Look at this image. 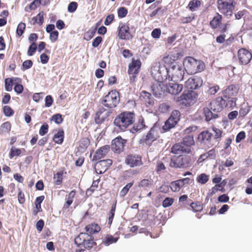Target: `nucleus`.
Listing matches in <instances>:
<instances>
[{"instance_id": "f257e3e1", "label": "nucleus", "mask_w": 252, "mask_h": 252, "mask_svg": "<svg viewBox=\"0 0 252 252\" xmlns=\"http://www.w3.org/2000/svg\"><path fill=\"white\" fill-rule=\"evenodd\" d=\"M74 244L78 249L75 252H84L85 250H91L96 246L94 238L88 233L81 232L74 238Z\"/></svg>"}, {"instance_id": "f03ea898", "label": "nucleus", "mask_w": 252, "mask_h": 252, "mask_svg": "<svg viewBox=\"0 0 252 252\" xmlns=\"http://www.w3.org/2000/svg\"><path fill=\"white\" fill-rule=\"evenodd\" d=\"M184 68L190 74L202 72L205 67V63L201 60H197L192 57H186L183 61Z\"/></svg>"}, {"instance_id": "7ed1b4c3", "label": "nucleus", "mask_w": 252, "mask_h": 252, "mask_svg": "<svg viewBox=\"0 0 252 252\" xmlns=\"http://www.w3.org/2000/svg\"><path fill=\"white\" fill-rule=\"evenodd\" d=\"M135 115L133 112L125 111L119 114L114 121V124L121 130H125L135 121Z\"/></svg>"}, {"instance_id": "20e7f679", "label": "nucleus", "mask_w": 252, "mask_h": 252, "mask_svg": "<svg viewBox=\"0 0 252 252\" xmlns=\"http://www.w3.org/2000/svg\"><path fill=\"white\" fill-rule=\"evenodd\" d=\"M236 106V102H233L232 99L224 98L222 96H218L212 100L210 103V107L213 112H220L224 108H232Z\"/></svg>"}, {"instance_id": "39448f33", "label": "nucleus", "mask_w": 252, "mask_h": 252, "mask_svg": "<svg viewBox=\"0 0 252 252\" xmlns=\"http://www.w3.org/2000/svg\"><path fill=\"white\" fill-rule=\"evenodd\" d=\"M120 100L119 93L115 90H112L102 98L101 103L105 107L111 109L117 106Z\"/></svg>"}, {"instance_id": "423d86ee", "label": "nucleus", "mask_w": 252, "mask_h": 252, "mask_svg": "<svg viewBox=\"0 0 252 252\" xmlns=\"http://www.w3.org/2000/svg\"><path fill=\"white\" fill-rule=\"evenodd\" d=\"M197 96V94L193 91H184L176 98V102L182 106H189L196 102Z\"/></svg>"}, {"instance_id": "0eeeda50", "label": "nucleus", "mask_w": 252, "mask_h": 252, "mask_svg": "<svg viewBox=\"0 0 252 252\" xmlns=\"http://www.w3.org/2000/svg\"><path fill=\"white\" fill-rule=\"evenodd\" d=\"M151 74L155 81L164 82L168 80L169 68L164 65H156L152 67Z\"/></svg>"}, {"instance_id": "6e6552de", "label": "nucleus", "mask_w": 252, "mask_h": 252, "mask_svg": "<svg viewBox=\"0 0 252 252\" xmlns=\"http://www.w3.org/2000/svg\"><path fill=\"white\" fill-rule=\"evenodd\" d=\"M190 158L187 155L173 157L170 162V166L176 168H185L190 165Z\"/></svg>"}, {"instance_id": "1a4fd4ad", "label": "nucleus", "mask_w": 252, "mask_h": 252, "mask_svg": "<svg viewBox=\"0 0 252 252\" xmlns=\"http://www.w3.org/2000/svg\"><path fill=\"white\" fill-rule=\"evenodd\" d=\"M234 0H218L217 7L219 11L225 16H231L234 9Z\"/></svg>"}, {"instance_id": "9d476101", "label": "nucleus", "mask_w": 252, "mask_h": 252, "mask_svg": "<svg viewBox=\"0 0 252 252\" xmlns=\"http://www.w3.org/2000/svg\"><path fill=\"white\" fill-rule=\"evenodd\" d=\"M184 69L179 65H174L169 68L168 80L176 82L182 81L185 74Z\"/></svg>"}, {"instance_id": "9b49d317", "label": "nucleus", "mask_w": 252, "mask_h": 252, "mask_svg": "<svg viewBox=\"0 0 252 252\" xmlns=\"http://www.w3.org/2000/svg\"><path fill=\"white\" fill-rule=\"evenodd\" d=\"M151 90L153 94L156 97H161L164 96L166 93V85L163 82L155 81L151 86Z\"/></svg>"}, {"instance_id": "f8f14e48", "label": "nucleus", "mask_w": 252, "mask_h": 252, "mask_svg": "<svg viewBox=\"0 0 252 252\" xmlns=\"http://www.w3.org/2000/svg\"><path fill=\"white\" fill-rule=\"evenodd\" d=\"M237 56L239 62L242 65L248 64L252 59V53L244 48H242L238 50Z\"/></svg>"}, {"instance_id": "ddd939ff", "label": "nucleus", "mask_w": 252, "mask_h": 252, "mask_svg": "<svg viewBox=\"0 0 252 252\" xmlns=\"http://www.w3.org/2000/svg\"><path fill=\"white\" fill-rule=\"evenodd\" d=\"M118 36L123 40H131L133 36L130 33L129 27L126 23H120L118 27Z\"/></svg>"}, {"instance_id": "4468645a", "label": "nucleus", "mask_w": 252, "mask_h": 252, "mask_svg": "<svg viewBox=\"0 0 252 252\" xmlns=\"http://www.w3.org/2000/svg\"><path fill=\"white\" fill-rule=\"evenodd\" d=\"M125 163L130 167L139 166L143 164L141 157L133 154L128 155L125 158Z\"/></svg>"}, {"instance_id": "2eb2a0df", "label": "nucleus", "mask_w": 252, "mask_h": 252, "mask_svg": "<svg viewBox=\"0 0 252 252\" xmlns=\"http://www.w3.org/2000/svg\"><path fill=\"white\" fill-rule=\"evenodd\" d=\"M126 140L123 139L120 136L116 137L112 141V150L116 153L120 154L123 151Z\"/></svg>"}, {"instance_id": "dca6fc26", "label": "nucleus", "mask_w": 252, "mask_h": 252, "mask_svg": "<svg viewBox=\"0 0 252 252\" xmlns=\"http://www.w3.org/2000/svg\"><path fill=\"white\" fill-rule=\"evenodd\" d=\"M239 89L238 85H230L222 91V94L224 98H230L233 102H236L237 99L233 96L237 94Z\"/></svg>"}, {"instance_id": "f3484780", "label": "nucleus", "mask_w": 252, "mask_h": 252, "mask_svg": "<svg viewBox=\"0 0 252 252\" xmlns=\"http://www.w3.org/2000/svg\"><path fill=\"white\" fill-rule=\"evenodd\" d=\"M139 99L146 107L151 108L154 106L155 100L150 93L143 91L141 92Z\"/></svg>"}, {"instance_id": "a211bd4d", "label": "nucleus", "mask_w": 252, "mask_h": 252, "mask_svg": "<svg viewBox=\"0 0 252 252\" xmlns=\"http://www.w3.org/2000/svg\"><path fill=\"white\" fill-rule=\"evenodd\" d=\"M203 85V80L200 77H191L185 82V87L188 89L196 90Z\"/></svg>"}, {"instance_id": "6ab92c4d", "label": "nucleus", "mask_w": 252, "mask_h": 252, "mask_svg": "<svg viewBox=\"0 0 252 252\" xmlns=\"http://www.w3.org/2000/svg\"><path fill=\"white\" fill-rule=\"evenodd\" d=\"M112 160L110 159L101 160L96 163L94 169L97 174L104 173L112 164Z\"/></svg>"}, {"instance_id": "aec40b11", "label": "nucleus", "mask_w": 252, "mask_h": 252, "mask_svg": "<svg viewBox=\"0 0 252 252\" xmlns=\"http://www.w3.org/2000/svg\"><path fill=\"white\" fill-rule=\"evenodd\" d=\"M157 131L154 129L151 128L147 134L140 139V143L151 146L152 143L157 139Z\"/></svg>"}, {"instance_id": "412c9836", "label": "nucleus", "mask_w": 252, "mask_h": 252, "mask_svg": "<svg viewBox=\"0 0 252 252\" xmlns=\"http://www.w3.org/2000/svg\"><path fill=\"white\" fill-rule=\"evenodd\" d=\"M212 135V133L209 132V130H204L198 135V140L202 144L210 147L213 145L211 142Z\"/></svg>"}, {"instance_id": "4be33fe9", "label": "nucleus", "mask_w": 252, "mask_h": 252, "mask_svg": "<svg viewBox=\"0 0 252 252\" xmlns=\"http://www.w3.org/2000/svg\"><path fill=\"white\" fill-rule=\"evenodd\" d=\"M190 180V179L187 177L173 181L170 183V188L173 192L179 191L185 185L189 183Z\"/></svg>"}, {"instance_id": "5701e85b", "label": "nucleus", "mask_w": 252, "mask_h": 252, "mask_svg": "<svg viewBox=\"0 0 252 252\" xmlns=\"http://www.w3.org/2000/svg\"><path fill=\"white\" fill-rule=\"evenodd\" d=\"M110 112L103 107L98 109L95 113L94 121L96 124H101L110 116Z\"/></svg>"}, {"instance_id": "b1692460", "label": "nucleus", "mask_w": 252, "mask_h": 252, "mask_svg": "<svg viewBox=\"0 0 252 252\" xmlns=\"http://www.w3.org/2000/svg\"><path fill=\"white\" fill-rule=\"evenodd\" d=\"M171 152L175 155L183 154H189L191 152V149L186 148L182 143L175 144L171 148Z\"/></svg>"}, {"instance_id": "393cba45", "label": "nucleus", "mask_w": 252, "mask_h": 252, "mask_svg": "<svg viewBox=\"0 0 252 252\" xmlns=\"http://www.w3.org/2000/svg\"><path fill=\"white\" fill-rule=\"evenodd\" d=\"M141 65L140 60L133 59L131 63L129 64L127 73L129 75L131 74H138Z\"/></svg>"}, {"instance_id": "a878e982", "label": "nucleus", "mask_w": 252, "mask_h": 252, "mask_svg": "<svg viewBox=\"0 0 252 252\" xmlns=\"http://www.w3.org/2000/svg\"><path fill=\"white\" fill-rule=\"evenodd\" d=\"M181 56V54L178 52H171L169 54L164 56L162 61L168 65H171Z\"/></svg>"}, {"instance_id": "bb28decb", "label": "nucleus", "mask_w": 252, "mask_h": 252, "mask_svg": "<svg viewBox=\"0 0 252 252\" xmlns=\"http://www.w3.org/2000/svg\"><path fill=\"white\" fill-rule=\"evenodd\" d=\"M110 147L109 145H105L100 147L95 151L93 158V160L96 161L104 158V156L108 153Z\"/></svg>"}, {"instance_id": "cd10ccee", "label": "nucleus", "mask_w": 252, "mask_h": 252, "mask_svg": "<svg viewBox=\"0 0 252 252\" xmlns=\"http://www.w3.org/2000/svg\"><path fill=\"white\" fill-rule=\"evenodd\" d=\"M183 85L177 83H169L166 85V93L176 95L179 94L183 90Z\"/></svg>"}, {"instance_id": "c85d7f7f", "label": "nucleus", "mask_w": 252, "mask_h": 252, "mask_svg": "<svg viewBox=\"0 0 252 252\" xmlns=\"http://www.w3.org/2000/svg\"><path fill=\"white\" fill-rule=\"evenodd\" d=\"M203 113L205 117V120L209 122L213 119H216L219 118V112H213L211 108L205 107L203 108Z\"/></svg>"}, {"instance_id": "c756f323", "label": "nucleus", "mask_w": 252, "mask_h": 252, "mask_svg": "<svg viewBox=\"0 0 252 252\" xmlns=\"http://www.w3.org/2000/svg\"><path fill=\"white\" fill-rule=\"evenodd\" d=\"M222 17L219 13H217L213 19L210 21L209 25L213 29H216L220 28V25L222 22ZM222 26H221V27Z\"/></svg>"}, {"instance_id": "7c9ffc66", "label": "nucleus", "mask_w": 252, "mask_h": 252, "mask_svg": "<svg viewBox=\"0 0 252 252\" xmlns=\"http://www.w3.org/2000/svg\"><path fill=\"white\" fill-rule=\"evenodd\" d=\"M76 190L73 189L71 190L68 194L66 195L65 201L63 204V208L65 209H67L69 208L73 201V199L76 195Z\"/></svg>"}, {"instance_id": "2f4dec72", "label": "nucleus", "mask_w": 252, "mask_h": 252, "mask_svg": "<svg viewBox=\"0 0 252 252\" xmlns=\"http://www.w3.org/2000/svg\"><path fill=\"white\" fill-rule=\"evenodd\" d=\"M64 132L63 128L59 129L57 133H56L53 137V141L58 144H62L64 140Z\"/></svg>"}, {"instance_id": "473e14b6", "label": "nucleus", "mask_w": 252, "mask_h": 252, "mask_svg": "<svg viewBox=\"0 0 252 252\" xmlns=\"http://www.w3.org/2000/svg\"><path fill=\"white\" fill-rule=\"evenodd\" d=\"M85 229L87 232L86 233H89L90 235L98 233L101 229L100 226L95 223H92L87 225Z\"/></svg>"}, {"instance_id": "72a5a7b5", "label": "nucleus", "mask_w": 252, "mask_h": 252, "mask_svg": "<svg viewBox=\"0 0 252 252\" xmlns=\"http://www.w3.org/2000/svg\"><path fill=\"white\" fill-rule=\"evenodd\" d=\"M14 81L16 83H21V79L19 78H7L5 79V89L7 91L10 92L12 90Z\"/></svg>"}, {"instance_id": "f704fd0d", "label": "nucleus", "mask_w": 252, "mask_h": 252, "mask_svg": "<svg viewBox=\"0 0 252 252\" xmlns=\"http://www.w3.org/2000/svg\"><path fill=\"white\" fill-rule=\"evenodd\" d=\"M186 148L190 149V147L194 144V141L192 134H189L185 136L183 138L181 142Z\"/></svg>"}, {"instance_id": "c9c22d12", "label": "nucleus", "mask_w": 252, "mask_h": 252, "mask_svg": "<svg viewBox=\"0 0 252 252\" xmlns=\"http://www.w3.org/2000/svg\"><path fill=\"white\" fill-rule=\"evenodd\" d=\"M44 195H41L36 197L35 201V208L33 210V214L34 216H36L38 213L42 211L41 203L44 199Z\"/></svg>"}, {"instance_id": "e433bc0d", "label": "nucleus", "mask_w": 252, "mask_h": 252, "mask_svg": "<svg viewBox=\"0 0 252 252\" xmlns=\"http://www.w3.org/2000/svg\"><path fill=\"white\" fill-rule=\"evenodd\" d=\"M227 25L223 24L222 25V27L220 28V32L221 33V34L219 35L216 38V41L219 43H222L225 41V38L226 37L224 32H227Z\"/></svg>"}, {"instance_id": "4c0bfd02", "label": "nucleus", "mask_w": 252, "mask_h": 252, "mask_svg": "<svg viewBox=\"0 0 252 252\" xmlns=\"http://www.w3.org/2000/svg\"><path fill=\"white\" fill-rule=\"evenodd\" d=\"M202 4L200 0H191L188 5V8L191 11H195L201 6Z\"/></svg>"}, {"instance_id": "58836bf2", "label": "nucleus", "mask_w": 252, "mask_h": 252, "mask_svg": "<svg viewBox=\"0 0 252 252\" xmlns=\"http://www.w3.org/2000/svg\"><path fill=\"white\" fill-rule=\"evenodd\" d=\"M11 125L10 122H4L0 126V134L3 135L8 133L11 130Z\"/></svg>"}, {"instance_id": "ea45409f", "label": "nucleus", "mask_w": 252, "mask_h": 252, "mask_svg": "<svg viewBox=\"0 0 252 252\" xmlns=\"http://www.w3.org/2000/svg\"><path fill=\"white\" fill-rule=\"evenodd\" d=\"M44 12L43 11L40 12L35 17L32 18V25L35 23L38 24L39 25H42L44 21Z\"/></svg>"}, {"instance_id": "a19ab883", "label": "nucleus", "mask_w": 252, "mask_h": 252, "mask_svg": "<svg viewBox=\"0 0 252 252\" xmlns=\"http://www.w3.org/2000/svg\"><path fill=\"white\" fill-rule=\"evenodd\" d=\"M118 240V238L114 237L112 235H107L103 240L102 244L105 246H109L110 244L116 243Z\"/></svg>"}, {"instance_id": "79ce46f5", "label": "nucleus", "mask_w": 252, "mask_h": 252, "mask_svg": "<svg viewBox=\"0 0 252 252\" xmlns=\"http://www.w3.org/2000/svg\"><path fill=\"white\" fill-rule=\"evenodd\" d=\"M117 201H115V203L113 204L111 207V209L108 214V224L111 225L112 223L116 209Z\"/></svg>"}, {"instance_id": "37998d69", "label": "nucleus", "mask_w": 252, "mask_h": 252, "mask_svg": "<svg viewBox=\"0 0 252 252\" xmlns=\"http://www.w3.org/2000/svg\"><path fill=\"white\" fill-rule=\"evenodd\" d=\"M177 124V123H176L174 121H173V120L169 117L166 121L162 127L164 130H168L174 127Z\"/></svg>"}, {"instance_id": "c03bdc74", "label": "nucleus", "mask_w": 252, "mask_h": 252, "mask_svg": "<svg viewBox=\"0 0 252 252\" xmlns=\"http://www.w3.org/2000/svg\"><path fill=\"white\" fill-rule=\"evenodd\" d=\"M177 124V123H176L174 121H173V120L169 117L166 121L162 127L164 130H168L174 127Z\"/></svg>"}, {"instance_id": "a18cd8bd", "label": "nucleus", "mask_w": 252, "mask_h": 252, "mask_svg": "<svg viewBox=\"0 0 252 252\" xmlns=\"http://www.w3.org/2000/svg\"><path fill=\"white\" fill-rule=\"evenodd\" d=\"M145 127L144 121L142 119H140L137 124L134 125L132 128V132H136L140 130L143 129Z\"/></svg>"}, {"instance_id": "49530a36", "label": "nucleus", "mask_w": 252, "mask_h": 252, "mask_svg": "<svg viewBox=\"0 0 252 252\" xmlns=\"http://www.w3.org/2000/svg\"><path fill=\"white\" fill-rule=\"evenodd\" d=\"M63 171L58 172L54 176V183L60 185L63 183Z\"/></svg>"}, {"instance_id": "de8ad7c7", "label": "nucleus", "mask_w": 252, "mask_h": 252, "mask_svg": "<svg viewBox=\"0 0 252 252\" xmlns=\"http://www.w3.org/2000/svg\"><path fill=\"white\" fill-rule=\"evenodd\" d=\"M100 181V179L94 181L91 187L87 190L86 194L88 195H91L96 190L98 187V183Z\"/></svg>"}, {"instance_id": "09e8293b", "label": "nucleus", "mask_w": 252, "mask_h": 252, "mask_svg": "<svg viewBox=\"0 0 252 252\" xmlns=\"http://www.w3.org/2000/svg\"><path fill=\"white\" fill-rule=\"evenodd\" d=\"M97 28L95 27L93 29H90L86 32L84 35V39L87 41L91 40L94 35Z\"/></svg>"}, {"instance_id": "8fccbe9b", "label": "nucleus", "mask_w": 252, "mask_h": 252, "mask_svg": "<svg viewBox=\"0 0 252 252\" xmlns=\"http://www.w3.org/2000/svg\"><path fill=\"white\" fill-rule=\"evenodd\" d=\"M224 185L222 184H216L214 187L212 188L210 191L209 195L212 196L216 193L218 191H223Z\"/></svg>"}, {"instance_id": "3c124183", "label": "nucleus", "mask_w": 252, "mask_h": 252, "mask_svg": "<svg viewBox=\"0 0 252 252\" xmlns=\"http://www.w3.org/2000/svg\"><path fill=\"white\" fill-rule=\"evenodd\" d=\"M22 150L24 152L25 151V149H22V150L20 149L16 148L14 147H12L11 148V150L10 151V154H9L10 158L11 159L15 156H19L21 154Z\"/></svg>"}, {"instance_id": "603ef678", "label": "nucleus", "mask_w": 252, "mask_h": 252, "mask_svg": "<svg viewBox=\"0 0 252 252\" xmlns=\"http://www.w3.org/2000/svg\"><path fill=\"white\" fill-rule=\"evenodd\" d=\"M190 206L193 211L200 212L203 210V205L199 202H192L190 204Z\"/></svg>"}, {"instance_id": "864d4df0", "label": "nucleus", "mask_w": 252, "mask_h": 252, "mask_svg": "<svg viewBox=\"0 0 252 252\" xmlns=\"http://www.w3.org/2000/svg\"><path fill=\"white\" fill-rule=\"evenodd\" d=\"M212 129L214 132V138L218 140L221 138L222 134V130L221 129L218 128L215 126L212 127Z\"/></svg>"}, {"instance_id": "5fc2aeb1", "label": "nucleus", "mask_w": 252, "mask_h": 252, "mask_svg": "<svg viewBox=\"0 0 252 252\" xmlns=\"http://www.w3.org/2000/svg\"><path fill=\"white\" fill-rule=\"evenodd\" d=\"M209 180V176L205 173H202L196 178V181L201 184H205Z\"/></svg>"}, {"instance_id": "6e6d98bb", "label": "nucleus", "mask_w": 252, "mask_h": 252, "mask_svg": "<svg viewBox=\"0 0 252 252\" xmlns=\"http://www.w3.org/2000/svg\"><path fill=\"white\" fill-rule=\"evenodd\" d=\"M134 182L128 183L125 186L120 192V195L121 197H124L128 192L130 188L133 186Z\"/></svg>"}, {"instance_id": "4d7b16f0", "label": "nucleus", "mask_w": 252, "mask_h": 252, "mask_svg": "<svg viewBox=\"0 0 252 252\" xmlns=\"http://www.w3.org/2000/svg\"><path fill=\"white\" fill-rule=\"evenodd\" d=\"M180 116L181 114L180 111L178 110H174L172 112L170 118H171L173 121H174L176 123H178L180 119Z\"/></svg>"}, {"instance_id": "13d9d810", "label": "nucleus", "mask_w": 252, "mask_h": 252, "mask_svg": "<svg viewBox=\"0 0 252 252\" xmlns=\"http://www.w3.org/2000/svg\"><path fill=\"white\" fill-rule=\"evenodd\" d=\"M26 28V24L24 23L21 22L18 25L16 33L19 36H21L23 33Z\"/></svg>"}, {"instance_id": "bf43d9fd", "label": "nucleus", "mask_w": 252, "mask_h": 252, "mask_svg": "<svg viewBox=\"0 0 252 252\" xmlns=\"http://www.w3.org/2000/svg\"><path fill=\"white\" fill-rule=\"evenodd\" d=\"M127 13V9L125 7H121L118 9V16L120 18L125 17Z\"/></svg>"}, {"instance_id": "052dcab7", "label": "nucleus", "mask_w": 252, "mask_h": 252, "mask_svg": "<svg viewBox=\"0 0 252 252\" xmlns=\"http://www.w3.org/2000/svg\"><path fill=\"white\" fill-rule=\"evenodd\" d=\"M49 126L46 123H44L40 127L39 134L41 136L45 135L48 132Z\"/></svg>"}, {"instance_id": "680f3d73", "label": "nucleus", "mask_w": 252, "mask_h": 252, "mask_svg": "<svg viewBox=\"0 0 252 252\" xmlns=\"http://www.w3.org/2000/svg\"><path fill=\"white\" fill-rule=\"evenodd\" d=\"M51 120L57 124H61L63 120L62 115L60 114H57L53 115Z\"/></svg>"}, {"instance_id": "e2e57ef3", "label": "nucleus", "mask_w": 252, "mask_h": 252, "mask_svg": "<svg viewBox=\"0 0 252 252\" xmlns=\"http://www.w3.org/2000/svg\"><path fill=\"white\" fill-rule=\"evenodd\" d=\"M3 111L6 116L10 117L13 115L14 111L9 106L5 105L3 107Z\"/></svg>"}, {"instance_id": "0e129e2a", "label": "nucleus", "mask_w": 252, "mask_h": 252, "mask_svg": "<svg viewBox=\"0 0 252 252\" xmlns=\"http://www.w3.org/2000/svg\"><path fill=\"white\" fill-rule=\"evenodd\" d=\"M37 49V45L35 42H32L31 45L30 46L27 54L29 56H32L33 55V54L35 52Z\"/></svg>"}, {"instance_id": "69168bd1", "label": "nucleus", "mask_w": 252, "mask_h": 252, "mask_svg": "<svg viewBox=\"0 0 252 252\" xmlns=\"http://www.w3.org/2000/svg\"><path fill=\"white\" fill-rule=\"evenodd\" d=\"M152 185V181L149 179H143L139 184L138 186L139 187H148Z\"/></svg>"}, {"instance_id": "338daca9", "label": "nucleus", "mask_w": 252, "mask_h": 252, "mask_svg": "<svg viewBox=\"0 0 252 252\" xmlns=\"http://www.w3.org/2000/svg\"><path fill=\"white\" fill-rule=\"evenodd\" d=\"M220 89L219 85H215L209 88L208 93L211 95H215Z\"/></svg>"}, {"instance_id": "774afa93", "label": "nucleus", "mask_w": 252, "mask_h": 252, "mask_svg": "<svg viewBox=\"0 0 252 252\" xmlns=\"http://www.w3.org/2000/svg\"><path fill=\"white\" fill-rule=\"evenodd\" d=\"M170 108V105L166 103H163L159 106L158 110L162 113H166L169 110Z\"/></svg>"}]
</instances>
